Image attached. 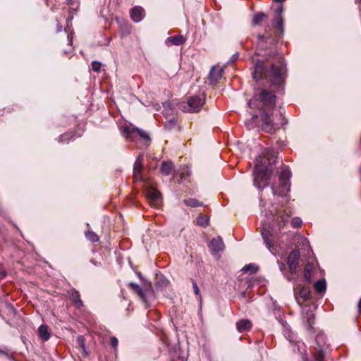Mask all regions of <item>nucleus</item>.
Returning <instances> with one entry per match:
<instances>
[{"label": "nucleus", "instance_id": "nucleus-28", "mask_svg": "<svg viewBox=\"0 0 361 361\" xmlns=\"http://www.w3.org/2000/svg\"><path fill=\"white\" fill-rule=\"evenodd\" d=\"M274 23L276 28L282 33L283 31V20L282 16H276Z\"/></svg>", "mask_w": 361, "mask_h": 361}, {"label": "nucleus", "instance_id": "nucleus-43", "mask_svg": "<svg viewBox=\"0 0 361 361\" xmlns=\"http://www.w3.org/2000/svg\"><path fill=\"white\" fill-rule=\"evenodd\" d=\"M6 275V271L1 267H0V279L5 277Z\"/></svg>", "mask_w": 361, "mask_h": 361}, {"label": "nucleus", "instance_id": "nucleus-23", "mask_svg": "<svg viewBox=\"0 0 361 361\" xmlns=\"http://www.w3.org/2000/svg\"><path fill=\"white\" fill-rule=\"evenodd\" d=\"M184 203L188 207H198L203 206L202 202H200L198 200L195 199V198L185 199V200H184Z\"/></svg>", "mask_w": 361, "mask_h": 361}, {"label": "nucleus", "instance_id": "nucleus-29", "mask_svg": "<svg viewBox=\"0 0 361 361\" xmlns=\"http://www.w3.org/2000/svg\"><path fill=\"white\" fill-rule=\"evenodd\" d=\"M209 224V218L203 214H200L197 218V224L206 227Z\"/></svg>", "mask_w": 361, "mask_h": 361}, {"label": "nucleus", "instance_id": "nucleus-11", "mask_svg": "<svg viewBox=\"0 0 361 361\" xmlns=\"http://www.w3.org/2000/svg\"><path fill=\"white\" fill-rule=\"evenodd\" d=\"M302 318L305 320L308 325V329L310 330L312 328V324H314V314L313 312L310 310V307L306 305L302 306Z\"/></svg>", "mask_w": 361, "mask_h": 361}, {"label": "nucleus", "instance_id": "nucleus-20", "mask_svg": "<svg viewBox=\"0 0 361 361\" xmlns=\"http://www.w3.org/2000/svg\"><path fill=\"white\" fill-rule=\"evenodd\" d=\"M129 286L139 295L140 299L144 302H147V300H146L144 291L137 284L131 282L129 283Z\"/></svg>", "mask_w": 361, "mask_h": 361}, {"label": "nucleus", "instance_id": "nucleus-50", "mask_svg": "<svg viewBox=\"0 0 361 361\" xmlns=\"http://www.w3.org/2000/svg\"><path fill=\"white\" fill-rule=\"evenodd\" d=\"M47 6H49L51 4V0H44Z\"/></svg>", "mask_w": 361, "mask_h": 361}, {"label": "nucleus", "instance_id": "nucleus-7", "mask_svg": "<svg viewBox=\"0 0 361 361\" xmlns=\"http://www.w3.org/2000/svg\"><path fill=\"white\" fill-rule=\"evenodd\" d=\"M145 195L150 204L154 207H159L161 204V193L152 185L145 183Z\"/></svg>", "mask_w": 361, "mask_h": 361}, {"label": "nucleus", "instance_id": "nucleus-6", "mask_svg": "<svg viewBox=\"0 0 361 361\" xmlns=\"http://www.w3.org/2000/svg\"><path fill=\"white\" fill-rule=\"evenodd\" d=\"M205 97L203 94L195 95L188 99L185 105L183 106V110L188 112H197L200 110L204 104Z\"/></svg>", "mask_w": 361, "mask_h": 361}, {"label": "nucleus", "instance_id": "nucleus-47", "mask_svg": "<svg viewBox=\"0 0 361 361\" xmlns=\"http://www.w3.org/2000/svg\"><path fill=\"white\" fill-rule=\"evenodd\" d=\"M0 354L4 355L6 357H8V354L6 352H5L1 349H0Z\"/></svg>", "mask_w": 361, "mask_h": 361}, {"label": "nucleus", "instance_id": "nucleus-48", "mask_svg": "<svg viewBox=\"0 0 361 361\" xmlns=\"http://www.w3.org/2000/svg\"><path fill=\"white\" fill-rule=\"evenodd\" d=\"M154 109L156 111H158V110L160 109V106H159V104H156L155 105H154Z\"/></svg>", "mask_w": 361, "mask_h": 361}, {"label": "nucleus", "instance_id": "nucleus-31", "mask_svg": "<svg viewBox=\"0 0 361 361\" xmlns=\"http://www.w3.org/2000/svg\"><path fill=\"white\" fill-rule=\"evenodd\" d=\"M298 294L301 298L307 300L310 298V290L307 288L301 287L300 288Z\"/></svg>", "mask_w": 361, "mask_h": 361}, {"label": "nucleus", "instance_id": "nucleus-4", "mask_svg": "<svg viewBox=\"0 0 361 361\" xmlns=\"http://www.w3.org/2000/svg\"><path fill=\"white\" fill-rule=\"evenodd\" d=\"M286 71L282 58L279 59L277 63L271 64L269 68L264 61L257 59L255 61L252 77L256 81L265 79L271 85H281L284 81Z\"/></svg>", "mask_w": 361, "mask_h": 361}, {"label": "nucleus", "instance_id": "nucleus-57", "mask_svg": "<svg viewBox=\"0 0 361 361\" xmlns=\"http://www.w3.org/2000/svg\"><path fill=\"white\" fill-rule=\"evenodd\" d=\"M304 240L307 243V244H308V242L307 241V239H305Z\"/></svg>", "mask_w": 361, "mask_h": 361}, {"label": "nucleus", "instance_id": "nucleus-22", "mask_svg": "<svg viewBox=\"0 0 361 361\" xmlns=\"http://www.w3.org/2000/svg\"><path fill=\"white\" fill-rule=\"evenodd\" d=\"M314 288L319 293H323L326 289V283L324 279H320L314 283Z\"/></svg>", "mask_w": 361, "mask_h": 361}, {"label": "nucleus", "instance_id": "nucleus-27", "mask_svg": "<svg viewBox=\"0 0 361 361\" xmlns=\"http://www.w3.org/2000/svg\"><path fill=\"white\" fill-rule=\"evenodd\" d=\"M267 17L266 14L262 12L256 13L252 18V25H259L265 18Z\"/></svg>", "mask_w": 361, "mask_h": 361}, {"label": "nucleus", "instance_id": "nucleus-16", "mask_svg": "<svg viewBox=\"0 0 361 361\" xmlns=\"http://www.w3.org/2000/svg\"><path fill=\"white\" fill-rule=\"evenodd\" d=\"M38 334L42 341H48L51 336L50 331L49 329L48 326L45 324H42L41 326H39V327L38 328Z\"/></svg>", "mask_w": 361, "mask_h": 361}, {"label": "nucleus", "instance_id": "nucleus-2", "mask_svg": "<svg viewBox=\"0 0 361 361\" xmlns=\"http://www.w3.org/2000/svg\"><path fill=\"white\" fill-rule=\"evenodd\" d=\"M259 207L263 216L261 234L264 243L271 253L276 255L277 233L282 232L281 229L288 222L290 214L286 209L275 207L272 202H268L263 194L260 196Z\"/></svg>", "mask_w": 361, "mask_h": 361}, {"label": "nucleus", "instance_id": "nucleus-41", "mask_svg": "<svg viewBox=\"0 0 361 361\" xmlns=\"http://www.w3.org/2000/svg\"><path fill=\"white\" fill-rule=\"evenodd\" d=\"M238 56H239L238 53H235L234 54H233V56H232L231 60L229 61V62H234V61H235L238 59Z\"/></svg>", "mask_w": 361, "mask_h": 361}, {"label": "nucleus", "instance_id": "nucleus-8", "mask_svg": "<svg viewBox=\"0 0 361 361\" xmlns=\"http://www.w3.org/2000/svg\"><path fill=\"white\" fill-rule=\"evenodd\" d=\"M210 251L212 255L216 258L220 257L219 252L223 251L224 249V244L221 237L213 238L209 245Z\"/></svg>", "mask_w": 361, "mask_h": 361}, {"label": "nucleus", "instance_id": "nucleus-44", "mask_svg": "<svg viewBox=\"0 0 361 361\" xmlns=\"http://www.w3.org/2000/svg\"><path fill=\"white\" fill-rule=\"evenodd\" d=\"M63 26L58 22L57 23V32H61L62 30Z\"/></svg>", "mask_w": 361, "mask_h": 361}, {"label": "nucleus", "instance_id": "nucleus-21", "mask_svg": "<svg viewBox=\"0 0 361 361\" xmlns=\"http://www.w3.org/2000/svg\"><path fill=\"white\" fill-rule=\"evenodd\" d=\"M190 175V171L188 167L183 168L178 173L180 178L178 179V181L179 183H183L185 181H188ZM176 176H178V174H176Z\"/></svg>", "mask_w": 361, "mask_h": 361}, {"label": "nucleus", "instance_id": "nucleus-10", "mask_svg": "<svg viewBox=\"0 0 361 361\" xmlns=\"http://www.w3.org/2000/svg\"><path fill=\"white\" fill-rule=\"evenodd\" d=\"M300 259V252L298 250L292 251L288 257V265L291 273H295Z\"/></svg>", "mask_w": 361, "mask_h": 361}, {"label": "nucleus", "instance_id": "nucleus-42", "mask_svg": "<svg viewBox=\"0 0 361 361\" xmlns=\"http://www.w3.org/2000/svg\"><path fill=\"white\" fill-rule=\"evenodd\" d=\"M67 4L71 6H77L78 2L76 0H66Z\"/></svg>", "mask_w": 361, "mask_h": 361}, {"label": "nucleus", "instance_id": "nucleus-54", "mask_svg": "<svg viewBox=\"0 0 361 361\" xmlns=\"http://www.w3.org/2000/svg\"><path fill=\"white\" fill-rule=\"evenodd\" d=\"M137 276H138L139 278H140V279L142 278L141 273L137 272Z\"/></svg>", "mask_w": 361, "mask_h": 361}, {"label": "nucleus", "instance_id": "nucleus-38", "mask_svg": "<svg viewBox=\"0 0 361 361\" xmlns=\"http://www.w3.org/2000/svg\"><path fill=\"white\" fill-rule=\"evenodd\" d=\"M78 343L81 348H85V339L82 336L78 338Z\"/></svg>", "mask_w": 361, "mask_h": 361}, {"label": "nucleus", "instance_id": "nucleus-17", "mask_svg": "<svg viewBox=\"0 0 361 361\" xmlns=\"http://www.w3.org/2000/svg\"><path fill=\"white\" fill-rule=\"evenodd\" d=\"M251 322L249 319H240L236 323V328L239 332H244L250 329Z\"/></svg>", "mask_w": 361, "mask_h": 361}, {"label": "nucleus", "instance_id": "nucleus-15", "mask_svg": "<svg viewBox=\"0 0 361 361\" xmlns=\"http://www.w3.org/2000/svg\"><path fill=\"white\" fill-rule=\"evenodd\" d=\"M185 42V38L183 35H175L168 37L165 43L166 45L180 46Z\"/></svg>", "mask_w": 361, "mask_h": 361}, {"label": "nucleus", "instance_id": "nucleus-9", "mask_svg": "<svg viewBox=\"0 0 361 361\" xmlns=\"http://www.w3.org/2000/svg\"><path fill=\"white\" fill-rule=\"evenodd\" d=\"M273 44V41L270 39V42H268V41L264 38V35H258V41L257 42V49H256V54L257 55H262L264 57H267L269 54L264 53L262 54V51H264L268 45L270 46Z\"/></svg>", "mask_w": 361, "mask_h": 361}, {"label": "nucleus", "instance_id": "nucleus-51", "mask_svg": "<svg viewBox=\"0 0 361 361\" xmlns=\"http://www.w3.org/2000/svg\"><path fill=\"white\" fill-rule=\"evenodd\" d=\"M164 106L165 108H166V107H169V106H170V103H169V102L165 103V104H164Z\"/></svg>", "mask_w": 361, "mask_h": 361}, {"label": "nucleus", "instance_id": "nucleus-12", "mask_svg": "<svg viewBox=\"0 0 361 361\" xmlns=\"http://www.w3.org/2000/svg\"><path fill=\"white\" fill-rule=\"evenodd\" d=\"M224 71V68L223 67H213L209 75L210 84L214 85L218 82L221 78Z\"/></svg>", "mask_w": 361, "mask_h": 361}, {"label": "nucleus", "instance_id": "nucleus-13", "mask_svg": "<svg viewBox=\"0 0 361 361\" xmlns=\"http://www.w3.org/2000/svg\"><path fill=\"white\" fill-rule=\"evenodd\" d=\"M142 156L139 155L133 166V174L134 178L136 180L144 181V178L142 175Z\"/></svg>", "mask_w": 361, "mask_h": 361}, {"label": "nucleus", "instance_id": "nucleus-55", "mask_svg": "<svg viewBox=\"0 0 361 361\" xmlns=\"http://www.w3.org/2000/svg\"><path fill=\"white\" fill-rule=\"evenodd\" d=\"M55 9H56V6H52V8H51V10H52L53 11H55Z\"/></svg>", "mask_w": 361, "mask_h": 361}, {"label": "nucleus", "instance_id": "nucleus-24", "mask_svg": "<svg viewBox=\"0 0 361 361\" xmlns=\"http://www.w3.org/2000/svg\"><path fill=\"white\" fill-rule=\"evenodd\" d=\"M172 169V163L171 161H164L161 164V172L165 175H169Z\"/></svg>", "mask_w": 361, "mask_h": 361}, {"label": "nucleus", "instance_id": "nucleus-3", "mask_svg": "<svg viewBox=\"0 0 361 361\" xmlns=\"http://www.w3.org/2000/svg\"><path fill=\"white\" fill-rule=\"evenodd\" d=\"M276 152L271 148H264L256 158L254 185L259 190L268 185L269 180L273 173L271 165L276 162Z\"/></svg>", "mask_w": 361, "mask_h": 361}, {"label": "nucleus", "instance_id": "nucleus-36", "mask_svg": "<svg viewBox=\"0 0 361 361\" xmlns=\"http://www.w3.org/2000/svg\"><path fill=\"white\" fill-rule=\"evenodd\" d=\"M136 133L142 137L143 138L144 140H147V141H149V135H147V133L139 128H137L136 129Z\"/></svg>", "mask_w": 361, "mask_h": 361}, {"label": "nucleus", "instance_id": "nucleus-26", "mask_svg": "<svg viewBox=\"0 0 361 361\" xmlns=\"http://www.w3.org/2000/svg\"><path fill=\"white\" fill-rule=\"evenodd\" d=\"M313 269V265L311 263H307L304 268V278L306 281H310L311 279V272Z\"/></svg>", "mask_w": 361, "mask_h": 361}, {"label": "nucleus", "instance_id": "nucleus-32", "mask_svg": "<svg viewBox=\"0 0 361 361\" xmlns=\"http://www.w3.org/2000/svg\"><path fill=\"white\" fill-rule=\"evenodd\" d=\"M243 272H250V274L255 273L257 271V267L253 264H249L242 268Z\"/></svg>", "mask_w": 361, "mask_h": 361}, {"label": "nucleus", "instance_id": "nucleus-19", "mask_svg": "<svg viewBox=\"0 0 361 361\" xmlns=\"http://www.w3.org/2000/svg\"><path fill=\"white\" fill-rule=\"evenodd\" d=\"M70 298L78 308H80L83 305L82 302L80 298L79 292L76 290H73L71 291Z\"/></svg>", "mask_w": 361, "mask_h": 361}, {"label": "nucleus", "instance_id": "nucleus-37", "mask_svg": "<svg viewBox=\"0 0 361 361\" xmlns=\"http://www.w3.org/2000/svg\"><path fill=\"white\" fill-rule=\"evenodd\" d=\"M110 344L114 349H116L118 345V340L115 336H111L110 338Z\"/></svg>", "mask_w": 361, "mask_h": 361}, {"label": "nucleus", "instance_id": "nucleus-49", "mask_svg": "<svg viewBox=\"0 0 361 361\" xmlns=\"http://www.w3.org/2000/svg\"><path fill=\"white\" fill-rule=\"evenodd\" d=\"M67 33H68L67 37H68V42L71 43L72 42V38L71 37L70 34L68 32H67Z\"/></svg>", "mask_w": 361, "mask_h": 361}, {"label": "nucleus", "instance_id": "nucleus-46", "mask_svg": "<svg viewBox=\"0 0 361 361\" xmlns=\"http://www.w3.org/2000/svg\"><path fill=\"white\" fill-rule=\"evenodd\" d=\"M69 21H71V19H68L67 27L65 28L66 32H70V27H69V25H68Z\"/></svg>", "mask_w": 361, "mask_h": 361}, {"label": "nucleus", "instance_id": "nucleus-52", "mask_svg": "<svg viewBox=\"0 0 361 361\" xmlns=\"http://www.w3.org/2000/svg\"><path fill=\"white\" fill-rule=\"evenodd\" d=\"M358 308H359V311L361 312V300H360V302L358 303Z\"/></svg>", "mask_w": 361, "mask_h": 361}, {"label": "nucleus", "instance_id": "nucleus-5", "mask_svg": "<svg viewBox=\"0 0 361 361\" xmlns=\"http://www.w3.org/2000/svg\"><path fill=\"white\" fill-rule=\"evenodd\" d=\"M291 172L290 169L284 166L279 171V186L271 188V195L274 200L281 198L280 202L281 207L284 204L288 203L290 200L289 190H290V178Z\"/></svg>", "mask_w": 361, "mask_h": 361}, {"label": "nucleus", "instance_id": "nucleus-40", "mask_svg": "<svg viewBox=\"0 0 361 361\" xmlns=\"http://www.w3.org/2000/svg\"><path fill=\"white\" fill-rule=\"evenodd\" d=\"M276 16H282V13H283V6L281 5H280L276 11Z\"/></svg>", "mask_w": 361, "mask_h": 361}, {"label": "nucleus", "instance_id": "nucleus-14", "mask_svg": "<svg viewBox=\"0 0 361 361\" xmlns=\"http://www.w3.org/2000/svg\"><path fill=\"white\" fill-rule=\"evenodd\" d=\"M145 16V10L141 6H134L130 11L131 19L135 23H140Z\"/></svg>", "mask_w": 361, "mask_h": 361}, {"label": "nucleus", "instance_id": "nucleus-39", "mask_svg": "<svg viewBox=\"0 0 361 361\" xmlns=\"http://www.w3.org/2000/svg\"><path fill=\"white\" fill-rule=\"evenodd\" d=\"M192 287H193V290H194L195 295H198L200 294V290H199V288H198V286H197V284L196 282H195V281L192 282Z\"/></svg>", "mask_w": 361, "mask_h": 361}, {"label": "nucleus", "instance_id": "nucleus-53", "mask_svg": "<svg viewBox=\"0 0 361 361\" xmlns=\"http://www.w3.org/2000/svg\"><path fill=\"white\" fill-rule=\"evenodd\" d=\"M274 1L276 2L282 3V2L285 1L286 0H274Z\"/></svg>", "mask_w": 361, "mask_h": 361}, {"label": "nucleus", "instance_id": "nucleus-25", "mask_svg": "<svg viewBox=\"0 0 361 361\" xmlns=\"http://www.w3.org/2000/svg\"><path fill=\"white\" fill-rule=\"evenodd\" d=\"M169 281L163 276L157 277L156 286L157 288H164L169 285Z\"/></svg>", "mask_w": 361, "mask_h": 361}, {"label": "nucleus", "instance_id": "nucleus-33", "mask_svg": "<svg viewBox=\"0 0 361 361\" xmlns=\"http://www.w3.org/2000/svg\"><path fill=\"white\" fill-rule=\"evenodd\" d=\"M73 138L71 133H66L58 138L59 142L68 143Z\"/></svg>", "mask_w": 361, "mask_h": 361}, {"label": "nucleus", "instance_id": "nucleus-30", "mask_svg": "<svg viewBox=\"0 0 361 361\" xmlns=\"http://www.w3.org/2000/svg\"><path fill=\"white\" fill-rule=\"evenodd\" d=\"M85 237L88 240L92 243L98 242L99 239L98 235L92 231L85 232Z\"/></svg>", "mask_w": 361, "mask_h": 361}, {"label": "nucleus", "instance_id": "nucleus-45", "mask_svg": "<svg viewBox=\"0 0 361 361\" xmlns=\"http://www.w3.org/2000/svg\"><path fill=\"white\" fill-rule=\"evenodd\" d=\"M286 268V265L284 264H281L279 265V269L281 271H283V270L285 269Z\"/></svg>", "mask_w": 361, "mask_h": 361}, {"label": "nucleus", "instance_id": "nucleus-56", "mask_svg": "<svg viewBox=\"0 0 361 361\" xmlns=\"http://www.w3.org/2000/svg\"><path fill=\"white\" fill-rule=\"evenodd\" d=\"M180 361H185V359L184 358H181V360Z\"/></svg>", "mask_w": 361, "mask_h": 361}, {"label": "nucleus", "instance_id": "nucleus-35", "mask_svg": "<svg viewBox=\"0 0 361 361\" xmlns=\"http://www.w3.org/2000/svg\"><path fill=\"white\" fill-rule=\"evenodd\" d=\"M302 220L298 217H295L291 220V225L294 228H299L302 225Z\"/></svg>", "mask_w": 361, "mask_h": 361}, {"label": "nucleus", "instance_id": "nucleus-34", "mask_svg": "<svg viewBox=\"0 0 361 361\" xmlns=\"http://www.w3.org/2000/svg\"><path fill=\"white\" fill-rule=\"evenodd\" d=\"M92 69L94 72H99L101 69L102 63L99 61H94L91 64Z\"/></svg>", "mask_w": 361, "mask_h": 361}, {"label": "nucleus", "instance_id": "nucleus-18", "mask_svg": "<svg viewBox=\"0 0 361 361\" xmlns=\"http://www.w3.org/2000/svg\"><path fill=\"white\" fill-rule=\"evenodd\" d=\"M137 128L133 127L130 124H125L121 128L122 133L128 139H130L133 133H136Z\"/></svg>", "mask_w": 361, "mask_h": 361}, {"label": "nucleus", "instance_id": "nucleus-1", "mask_svg": "<svg viewBox=\"0 0 361 361\" xmlns=\"http://www.w3.org/2000/svg\"><path fill=\"white\" fill-rule=\"evenodd\" d=\"M275 99L276 96L265 90L260 89L255 93L253 98L247 102L252 116L250 120L245 121L249 130L260 125L263 130L272 134L279 129L281 126L286 123H278L271 118L276 106Z\"/></svg>", "mask_w": 361, "mask_h": 361}]
</instances>
